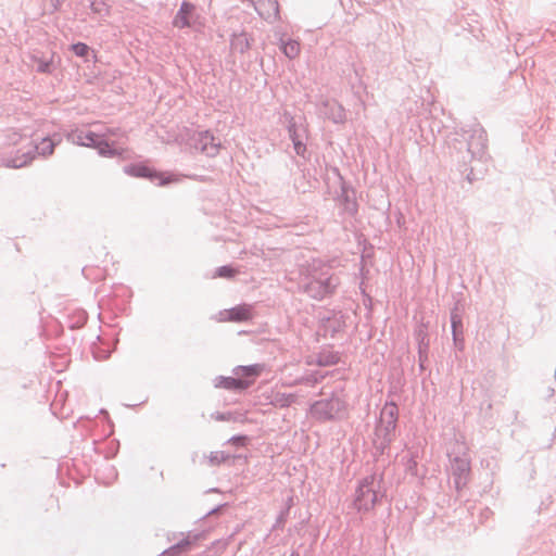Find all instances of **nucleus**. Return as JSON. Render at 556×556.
I'll list each match as a JSON object with an SVG mask.
<instances>
[{"mask_svg":"<svg viewBox=\"0 0 556 556\" xmlns=\"http://www.w3.org/2000/svg\"><path fill=\"white\" fill-rule=\"evenodd\" d=\"M453 141V149L463 153L462 162L465 165L471 161H488V137L480 124L473 123L456 130Z\"/></svg>","mask_w":556,"mask_h":556,"instance_id":"nucleus-1","label":"nucleus"},{"mask_svg":"<svg viewBox=\"0 0 556 556\" xmlns=\"http://www.w3.org/2000/svg\"><path fill=\"white\" fill-rule=\"evenodd\" d=\"M340 277L330 268H317L313 266L307 275L299 283L302 293L315 301H324L331 298L340 286Z\"/></svg>","mask_w":556,"mask_h":556,"instance_id":"nucleus-2","label":"nucleus"},{"mask_svg":"<svg viewBox=\"0 0 556 556\" xmlns=\"http://www.w3.org/2000/svg\"><path fill=\"white\" fill-rule=\"evenodd\" d=\"M67 139L73 143L97 150L102 157H123L126 149L114 147V142L91 130L75 129L67 135Z\"/></svg>","mask_w":556,"mask_h":556,"instance_id":"nucleus-3","label":"nucleus"},{"mask_svg":"<svg viewBox=\"0 0 556 556\" xmlns=\"http://www.w3.org/2000/svg\"><path fill=\"white\" fill-rule=\"evenodd\" d=\"M282 119L286 123L295 154L308 161L311 153L307 150L308 129L305 117L303 115L294 116L290 112L285 111Z\"/></svg>","mask_w":556,"mask_h":556,"instance_id":"nucleus-4","label":"nucleus"},{"mask_svg":"<svg viewBox=\"0 0 556 556\" xmlns=\"http://www.w3.org/2000/svg\"><path fill=\"white\" fill-rule=\"evenodd\" d=\"M348 404L338 394L315 401L309 406L313 418L319 422L341 420L346 415Z\"/></svg>","mask_w":556,"mask_h":556,"instance_id":"nucleus-5","label":"nucleus"},{"mask_svg":"<svg viewBox=\"0 0 556 556\" xmlns=\"http://www.w3.org/2000/svg\"><path fill=\"white\" fill-rule=\"evenodd\" d=\"M123 173L130 177L148 179L151 182H155L160 187H165L179 180L176 175L162 173L153 167L148 166L143 162L125 165L123 167Z\"/></svg>","mask_w":556,"mask_h":556,"instance_id":"nucleus-6","label":"nucleus"},{"mask_svg":"<svg viewBox=\"0 0 556 556\" xmlns=\"http://www.w3.org/2000/svg\"><path fill=\"white\" fill-rule=\"evenodd\" d=\"M375 479V475H369L358 481L353 501V506L358 513L370 511L378 501V494L372 488Z\"/></svg>","mask_w":556,"mask_h":556,"instance_id":"nucleus-7","label":"nucleus"},{"mask_svg":"<svg viewBox=\"0 0 556 556\" xmlns=\"http://www.w3.org/2000/svg\"><path fill=\"white\" fill-rule=\"evenodd\" d=\"M333 173L338 176L340 181V191L336 195V201H338L341 206L343 214L355 217L358 213L356 191L352 185L343 178L338 167L333 168Z\"/></svg>","mask_w":556,"mask_h":556,"instance_id":"nucleus-8","label":"nucleus"},{"mask_svg":"<svg viewBox=\"0 0 556 556\" xmlns=\"http://www.w3.org/2000/svg\"><path fill=\"white\" fill-rule=\"evenodd\" d=\"M470 460L465 455H456L453 458H450V475L457 492H460L467 485L470 479Z\"/></svg>","mask_w":556,"mask_h":556,"instance_id":"nucleus-9","label":"nucleus"},{"mask_svg":"<svg viewBox=\"0 0 556 556\" xmlns=\"http://www.w3.org/2000/svg\"><path fill=\"white\" fill-rule=\"evenodd\" d=\"M201 16L197 11L194 3L189 0H182L178 11L173 18V25L176 28H193L200 25Z\"/></svg>","mask_w":556,"mask_h":556,"instance_id":"nucleus-10","label":"nucleus"},{"mask_svg":"<svg viewBox=\"0 0 556 556\" xmlns=\"http://www.w3.org/2000/svg\"><path fill=\"white\" fill-rule=\"evenodd\" d=\"M254 318V305L248 303H240L228 309L219 311L216 320L217 321H230V323H245Z\"/></svg>","mask_w":556,"mask_h":556,"instance_id":"nucleus-11","label":"nucleus"},{"mask_svg":"<svg viewBox=\"0 0 556 556\" xmlns=\"http://www.w3.org/2000/svg\"><path fill=\"white\" fill-rule=\"evenodd\" d=\"M193 147L195 150L201 151L208 157H214L218 154L222 143L216 139L211 130H201L192 137Z\"/></svg>","mask_w":556,"mask_h":556,"instance_id":"nucleus-12","label":"nucleus"},{"mask_svg":"<svg viewBox=\"0 0 556 556\" xmlns=\"http://www.w3.org/2000/svg\"><path fill=\"white\" fill-rule=\"evenodd\" d=\"M345 326V316L341 311H331L329 315L319 317V330L325 337L334 338Z\"/></svg>","mask_w":556,"mask_h":556,"instance_id":"nucleus-13","label":"nucleus"},{"mask_svg":"<svg viewBox=\"0 0 556 556\" xmlns=\"http://www.w3.org/2000/svg\"><path fill=\"white\" fill-rule=\"evenodd\" d=\"M204 536L203 532L191 533L182 538L177 543L163 551V556H181L193 548V546Z\"/></svg>","mask_w":556,"mask_h":556,"instance_id":"nucleus-14","label":"nucleus"},{"mask_svg":"<svg viewBox=\"0 0 556 556\" xmlns=\"http://www.w3.org/2000/svg\"><path fill=\"white\" fill-rule=\"evenodd\" d=\"M257 14L265 21H277L280 18L278 0H250Z\"/></svg>","mask_w":556,"mask_h":556,"instance_id":"nucleus-15","label":"nucleus"},{"mask_svg":"<svg viewBox=\"0 0 556 556\" xmlns=\"http://www.w3.org/2000/svg\"><path fill=\"white\" fill-rule=\"evenodd\" d=\"M62 141L60 134H53L52 136H46L40 139L39 142H35L30 150L35 151V157L37 155L48 157L53 154L54 149Z\"/></svg>","mask_w":556,"mask_h":556,"instance_id":"nucleus-16","label":"nucleus"},{"mask_svg":"<svg viewBox=\"0 0 556 556\" xmlns=\"http://www.w3.org/2000/svg\"><path fill=\"white\" fill-rule=\"evenodd\" d=\"M54 56L55 54L53 52H51L49 56L41 52H36L30 55V61L35 65V71L37 73L52 74L58 66L54 61Z\"/></svg>","mask_w":556,"mask_h":556,"instance_id":"nucleus-17","label":"nucleus"},{"mask_svg":"<svg viewBox=\"0 0 556 556\" xmlns=\"http://www.w3.org/2000/svg\"><path fill=\"white\" fill-rule=\"evenodd\" d=\"M35 160V151L28 149L27 151L16 150L13 155L3 159V164L9 168H22L27 166Z\"/></svg>","mask_w":556,"mask_h":556,"instance_id":"nucleus-18","label":"nucleus"},{"mask_svg":"<svg viewBox=\"0 0 556 556\" xmlns=\"http://www.w3.org/2000/svg\"><path fill=\"white\" fill-rule=\"evenodd\" d=\"M88 320V314L83 308H67L63 325L71 330L83 328Z\"/></svg>","mask_w":556,"mask_h":556,"instance_id":"nucleus-19","label":"nucleus"},{"mask_svg":"<svg viewBox=\"0 0 556 556\" xmlns=\"http://www.w3.org/2000/svg\"><path fill=\"white\" fill-rule=\"evenodd\" d=\"M263 370V365L261 364H252L248 366H237L233 369V374L237 379H241L243 383H248V388H250L255 379L261 375Z\"/></svg>","mask_w":556,"mask_h":556,"instance_id":"nucleus-20","label":"nucleus"},{"mask_svg":"<svg viewBox=\"0 0 556 556\" xmlns=\"http://www.w3.org/2000/svg\"><path fill=\"white\" fill-rule=\"evenodd\" d=\"M213 386L216 389L241 392L248 389V383L232 376H217L213 379Z\"/></svg>","mask_w":556,"mask_h":556,"instance_id":"nucleus-21","label":"nucleus"},{"mask_svg":"<svg viewBox=\"0 0 556 556\" xmlns=\"http://www.w3.org/2000/svg\"><path fill=\"white\" fill-rule=\"evenodd\" d=\"M253 41V37L245 30L235 31L230 37V49L232 52L243 54L251 48Z\"/></svg>","mask_w":556,"mask_h":556,"instance_id":"nucleus-22","label":"nucleus"},{"mask_svg":"<svg viewBox=\"0 0 556 556\" xmlns=\"http://www.w3.org/2000/svg\"><path fill=\"white\" fill-rule=\"evenodd\" d=\"M242 458L241 455H230L224 451H215V452H211L208 455H206L205 453L202 454L201 456V459L203 462H206V464L210 466V467H216V466H219L224 463H227L229 462L230 459H232V462L235 459H240Z\"/></svg>","mask_w":556,"mask_h":556,"instance_id":"nucleus-23","label":"nucleus"},{"mask_svg":"<svg viewBox=\"0 0 556 556\" xmlns=\"http://www.w3.org/2000/svg\"><path fill=\"white\" fill-rule=\"evenodd\" d=\"M378 420L397 427L399 407L394 401H387L380 410Z\"/></svg>","mask_w":556,"mask_h":556,"instance_id":"nucleus-24","label":"nucleus"},{"mask_svg":"<svg viewBox=\"0 0 556 556\" xmlns=\"http://www.w3.org/2000/svg\"><path fill=\"white\" fill-rule=\"evenodd\" d=\"M325 114L334 124H343L346 119L345 110L338 102H325Z\"/></svg>","mask_w":556,"mask_h":556,"instance_id":"nucleus-25","label":"nucleus"},{"mask_svg":"<svg viewBox=\"0 0 556 556\" xmlns=\"http://www.w3.org/2000/svg\"><path fill=\"white\" fill-rule=\"evenodd\" d=\"M341 355L337 351L321 350L316 354L315 364L320 367L333 366L339 364Z\"/></svg>","mask_w":556,"mask_h":556,"instance_id":"nucleus-26","label":"nucleus"},{"mask_svg":"<svg viewBox=\"0 0 556 556\" xmlns=\"http://www.w3.org/2000/svg\"><path fill=\"white\" fill-rule=\"evenodd\" d=\"M414 339L417 342V350H429L430 340L428 336V324L420 321L414 329Z\"/></svg>","mask_w":556,"mask_h":556,"instance_id":"nucleus-27","label":"nucleus"},{"mask_svg":"<svg viewBox=\"0 0 556 556\" xmlns=\"http://www.w3.org/2000/svg\"><path fill=\"white\" fill-rule=\"evenodd\" d=\"M452 329V339L455 349L459 352L465 350V339H464V326L463 323H457L456 319L451 323Z\"/></svg>","mask_w":556,"mask_h":556,"instance_id":"nucleus-28","label":"nucleus"},{"mask_svg":"<svg viewBox=\"0 0 556 556\" xmlns=\"http://www.w3.org/2000/svg\"><path fill=\"white\" fill-rule=\"evenodd\" d=\"M294 505V501H293V497L292 496H289L286 502H285V506L280 509L277 518H276V521L275 523L273 525L270 531H276L278 529H282L285 527V523L287 522L288 520V517H289V514H290V510L292 508V506Z\"/></svg>","mask_w":556,"mask_h":556,"instance_id":"nucleus-29","label":"nucleus"},{"mask_svg":"<svg viewBox=\"0 0 556 556\" xmlns=\"http://www.w3.org/2000/svg\"><path fill=\"white\" fill-rule=\"evenodd\" d=\"M280 51L290 60L295 59L300 53V43L294 39H280Z\"/></svg>","mask_w":556,"mask_h":556,"instance_id":"nucleus-30","label":"nucleus"},{"mask_svg":"<svg viewBox=\"0 0 556 556\" xmlns=\"http://www.w3.org/2000/svg\"><path fill=\"white\" fill-rule=\"evenodd\" d=\"M397 427L389 425L387 422L376 420L374 427V435H381L395 439V430Z\"/></svg>","mask_w":556,"mask_h":556,"instance_id":"nucleus-31","label":"nucleus"},{"mask_svg":"<svg viewBox=\"0 0 556 556\" xmlns=\"http://www.w3.org/2000/svg\"><path fill=\"white\" fill-rule=\"evenodd\" d=\"M296 401V395L293 393L277 392L274 397V404L281 408L289 407Z\"/></svg>","mask_w":556,"mask_h":556,"instance_id":"nucleus-32","label":"nucleus"},{"mask_svg":"<svg viewBox=\"0 0 556 556\" xmlns=\"http://www.w3.org/2000/svg\"><path fill=\"white\" fill-rule=\"evenodd\" d=\"M89 8L92 13L99 15L100 17L108 16L110 13V7L105 0H88Z\"/></svg>","mask_w":556,"mask_h":556,"instance_id":"nucleus-33","label":"nucleus"},{"mask_svg":"<svg viewBox=\"0 0 556 556\" xmlns=\"http://www.w3.org/2000/svg\"><path fill=\"white\" fill-rule=\"evenodd\" d=\"M417 458V452L410 453L408 457L403 458L405 460V471L413 477H419Z\"/></svg>","mask_w":556,"mask_h":556,"instance_id":"nucleus-34","label":"nucleus"},{"mask_svg":"<svg viewBox=\"0 0 556 556\" xmlns=\"http://www.w3.org/2000/svg\"><path fill=\"white\" fill-rule=\"evenodd\" d=\"M70 50L78 58L86 59L89 56L93 50L85 42L77 41L70 46Z\"/></svg>","mask_w":556,"mask_h":556,"instance_id":"nucleus-35","label":"nucleus"},{"mask_svg":"<svg viewBox=\"0 0 556 556\" xmlns=\"http://www.w3.org/2000/svg\"><path fill=\"white\" fill-rule=\"evenodd\" d=\"M103 138L108 139L109 137H116L118 139H127L128 132L127 130L121 127H106L103 132L100 134Z\"/></svg>","mask_w":556,"mask_h":556,"instance_id":"nucleus-36","label":"nucleus"},{"mask_svg":"<svg viewBox=\"0 0 556 556\" xmlns=\"http://www.w3.org/2000/svg\"><path fill=\"white\" fill-rule=\"evenodd\" d=\"M238 274V270L231 265H223L216 268L215 277L231 279Z\"/></svg>","mask_w":556,"mask_h":556,"instance_id":"nucleus-37","label":"nucleus"},{"mask_svg":"<svg viewBox=\"0 0 556 556\" xmlns=\"http://www.w3.org/2000/svg\"><path fill=\"white\" fill-rule=\"evenodd\" d=\"M393 441H394L393 438L381 437V435H374V438H372V445H378L380 447H383V448L390 451V446H391Z\"/></svg>","mask_w":556,"mask_h":556,"instance_id":"nucleus-38","label":"nucleus"},{"mask_svg":"<svg viewBox=\"0 0 556 556\" xmlns=\"http://www.w3.org/2000/svg\"><path fill=\"white\" fill-rule=\"evenodd\" d=\"M454 319H456L457 323H463V309L459 302H455L450 311V321L453 323Z\"/></svg>","mask_w":556,"mask_h":556,"instance_id":"nucleus-39","label":"nucleus"},{"mask_svg":"<svg viewBox=\"0 0 556 556\" xmlns=\"http://www.w3.org/2000/svg\"><path fill=\"white\" fill-rule=\"evenodd\" d=\"M249 441L250 438L245 434H235L228 440V443L235 446H245Z\"/></svg>","mask_w":556,"mask_h":556,"instance_id":"nucleus-40","label":"nucleus"},{"mask_svg":"<svg viewBox=\"0 0 556 556\" xmlns=\"http://www.w3.org/2000/svg\"><path fill=\"white\" fill-rule=\"evenodd\" d=\"M211 417L216 421H235L233 413L231 412H214Z\"/></svg>","mask_w":556,"mask_h":556,"instance_id":"nucleus-41","label":"nucleus"},{"mask_svg":"<svg viewBox=\"0 0 556 556\" xmlns=\"http://www.w3.org/2000/svg\"><path fill=\"white\" fill-rule=\"evenodd\" d=\"M93 357L98 361L106 359L111 355V351L106 349H102L100 346L92 348Z\"/></svg>","mask_w":556,"mask_h":556,"instance_id":"nucleus-42","label":"nucleus"},{"mask_svg":"<svg viewBox=\"0 0 556 556\" xmlns=\"http://www.w3.org/2000/svg\"><path fill=\"white\" fill-rule=\"evenodd\" d=\"M428 354L429 350H418V365L421 371L426 369V363L429 358Z\"/></svg>","mask_w":556,"mask_h":556,"instance_id":"nucleus-43","label":"nucleus"},{"mask_svg":"<svg viewBox=\"0 0 556 556\" xmlns=\"http://www.w3.org/2000/svg\"><path fill=\"white\" fill-rule=\"evenodd\" d=\"M327 376V374H321L319 371L312 372L308 377H306V382L316 384L324 380V378Z\"/></svg>","mask_w":556,"mask_h":556,"instance_id":"nucleus-44","label":"nucleus"},{"mask_svg":"<svg viewBox=\"0 0 556 556\" xmlns=\"http://www.w3.org/2000/svg\"><path fill=\"white\" fill-rule=\"evenodd\" d=\"M105 470L108 471L106 480L103 481L104 484H111L117 478V471L114 466L108 465Z\"/></svg>","mask_w":556,"mask_h":556,"instance_id":"nucleus-45","label":"nucleus"},{"mask_svg":"<svg viewBox=\"0 0 556 556\" xmlns=\"http://www.w3.org/2000/svg\"><path fill=\"white\" fill-rule=\"evenodd\" d=\"M372 446H374L372 456L376 462H378L379 458L382 457L383 455L389 454V451L383 447H380L378 445H372Z\"/></svg>","mask_w":556,"mask_h":556,"instance_id":"nucleus-46","label":"nucleus"},{"mask_svg":"<svg viewBox=\"0 0 556 556\" xmlns=\"http://www.w3.org/2000/svg\"><path fill=\"white\" fill-rule=\"evenodd\" d=\"M372 446H374L372 456L376 462H378L379 458L382 457L383 455L389 454V451L383 447H380L378 445H372Z\"/></svg>","mask_w":556,"mask_h":556,"instance_id":"nucleus-47","label":"nucleus"},{"mask_svg":"<svg viewBox=\"0 0 556 556\" xmlns=\"http://www.w3.org/2000/svg\"><path fill=\"white\" fill-rule=\"evenodd\" d=\"M201 456H202V454L200 452H198V451L193 452L191 454V462H192V464H194V465L195 464H200V465L205 464L206 462H203L201 459Z\"/></svg>","mask_w":556,"mask_h":556,"instance_id":"nucleus-48","label":"nucleus"},{"mask_svg":"<svg viewBox=\"0 0 556 556\" xmlns=\"http://www.w3.org/2000/svg\"><path fill=\"white\" fill-rule=\"evenodd\" d=\"M64 0H50V5L52 8V12H58L61 10Z\"/></svg>","mask_w":556,"mask_h":556,"instance_id":"nucleus-49","label":"nucleus"},{"mask_svg":"<svg viewBox=\"0 0 556 556\" xmlns=\"http://www.w3.org/2000/svg\"><path fill=\"white\" fill-rule=\"evenodd\" d=\"M226 506H227V504H219V505L215 506L214 508H212V509L207 513V515L215 514V513H217V511L222 510V509H223L224 507H226Z\"/></svg>","mask_w":556,"mask_h":556,"instance_id":"nucleus-50","label":"nucleus"},{"mask_svg":"<svg viewBox=\"0 0 556 556\" xmlns=\"http://www.w3.org/2000/svg\"><path fill=\"white\" fill-rule=\"evenodd\" d=\"M466 179L469 181V182H472L475 181L477 178L473 174V168H470L469 173H467L466 175Z\"/></svg>","mask_w":556,"mask_h":556,"instance_id":"nucleus-51","label":"nucleus"},{"mask_svg":"<svg viewBox=\"0 0 556 556\" xmlns=\"http://www.w3.org/2000/svg\"><path fill=\"white\" fill-rule=\"evenodd\" d=\"M21 139V136L17 132H13V136L10 138V140L13 143H17V141Z\"/></svg>","mask_w":556,"mask_h":556,"instance_id":"nucleus-52","label":"nucleus"},{"mask_svg":"<svg viewBox=\"0 0 556 556\" xmlns=\"http://www.w3.org/2000/svg\"><path fill=\"white\" fill-rule=\"evenodd\" d=\"M118 290L122 292L123 296L129 295V290L126 287H121Z\"/></svg>","mask_w":556,"mask_h":556,"instance_id":"nucleus-53","label":"nucleus"},{"mask_svg":"<svg viewBox=\"0 0 556 556\" xmlns=\"http://www.w3.org/2000/svg\"><path fill=\"white\" fill-rule=\"evenodd\" d=\"M100 413H101V414H105V415H106V417L109 418V415H108L106 410H104L103 408H102V409H100Z\"/></svg>","mask_w":556,"mask_h":556,"instance_id":"nucleus-54","label":"nucleus"},{"mask_svg":"<svg viewBox=\"0 0 556 556\" xmlns=\"http://www.w3.org/2000/svg\"><path fill=\"white\" fill-rule=\"evenodd\" d=\"M290 556H300V554L298 552H292Z\"/></svg>","mask_w":556,"mask_h":556,"instance_id":"nucleus-55","label":"nucleus"},{"mask_svg":"<svg viewBox=\"0 0 556 556\" xmlns=\"http://www.w3.org/2000/svg\"><path fill=\"white\" fill-rule=\"evenodd\" d=\"M305 522H306V520H305V519H304V520H302V521L299 523V527H303Z\"/></svg>","mask_w":556,"mask_h":556,"instance_id":"nucleus-56","label":"nucleus"},{"mask_svg":"<svg viewBox=\"0 0 556 556\" xmlns=\"http://www.w3.org/2000/svg\"><path fill=\"white\" fill-rule=\"evenodd\" d=\"M210 492H219V490L216 489V488H213V489L210 490Z\"/></svg>","mask_w":556,"mask_h":556,"instance_id":"nucleus-57","label":"nucleus"}]
</instances>
